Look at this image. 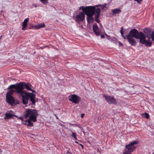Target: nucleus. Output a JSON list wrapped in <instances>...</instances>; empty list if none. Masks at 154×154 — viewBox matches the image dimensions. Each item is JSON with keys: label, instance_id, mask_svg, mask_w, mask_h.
Listing matches in <instances>:
<instances>
[{"label": "nucleus", "instance_id": "1", "mask_svg": "<svg viewBox=\"0 0 154 154\" xmlns=\"http://www.w3.org/2000/svg\"><path fill=\"white\" fill-rule=\"evenodd\" d=\"M38 116L37 111L36 109H27L24 113V117L25 119L29 117V119H27L28 122L27 126L32 127L33 124L31 121L36 122L37 121V117Z\"/></svg>", "mask_w": 154, "mask_h": 154}, {"label": "nucleus", "instance_id": "2", "mask_svg": "<svg viewBox=\"0 0 154 154\" xmlns=\"http://www.w3.org/2000/svg\"><path fill=\"white\" fill-rule=\"evenodd\" d=\"M145 38V35L135 29H132L127 35V38Z\"/></svg>", "mask_w": 154, "mask_h": 154}, {"label": "nucleus", "instance_id": "3", "mask_svg": "<svg viewBox=\"0 0 154 154\" xmlns=\"http://www.w3.org/2000/svg\"><path fill=\"white\" fill-rule=\"evenodd\" d=\"M139 142L138 140H135L125 146V151L123 154H131L136 148L134 145L138 144Z\"/></svg>", "mask_w": 154, "mask_h": 154}, {"label": "nucleus", "instance_id": "4", "mask_svg": "<svg viewBox=\"0 0 154 154\" xmlns=\"http://www.w3.org/2000/svg\"><path fill=\"white\" fill-rule=\"evenodd\" d=\"M100 5H96L95 7L94 6H86L84 8V7H82V11L83 13L86 15L94 14V12L95 11L96 7H98Z\"/></svg>", "mask_w": 154, "mask_h": 154}, {"label": "nucleus", "instance_id": "5", "mask_svg": "<svg viewBox=\"0 0 154 154\" xmlns=\"http://www.w3.org/2000/svg\"><path fill=\"white\" fill-rule=\"evenodd\" d=\"M20 85L21 86V88H20V93L25 92H26V91H23L24 88L28 90L31 91L33 92H35L34 90L32 89L31 88L32 87V86L29 83H26L24 82H20Z\"/></svg>", "mask_w": 154, "mask_h": 154}, {"label": "nucleus", "instance_id": "6", "mask_svg": "<svg viewBox=\"0 0 154 154\" xmlns=\"http://www.w3.org/2000/svg\"><path fill=\"white\" fill-rule=\"evenodd\" d=\"M18 94L22 97V102L23 104H27L28 102L29 99L30 93H28L27 92L22 93H18Z\"/></svg>", "mask_w": 154, "mask_h": 154}, {"label": "nucleus", "instance_id": "7", "mask_svg": "<svg viewBox=\"0 0 154 154\" xmlns=\"http://www.w3.org/2000/svg\"><path fill=\"white\" fill-rule=\"evenodd\" d=\"M69 100L75 104H78L81 100L80 97L75 94L70 95L68 97Z\"/></svg>", "mask_w": 154, "mask_h": 154}, {"label": "nucleus", "instance_id": "8", "mask_svg": "<svg viewBox=\"0 0 154 154\" xmlns=\"http://www.w3.org/2000/svg\"><path fill=\"white\" fill-rule=\"evenodd\" d=\"M105 99L107 102L109 104H116V99L113 96H111L109 95H104Z\"/></svg>", "mask_w": 154, "mask_h": 154}, {"label": "nucleus", "instance_id": "9", "mask_svg": "<svg viewBox=\"0 0 154 154\" xmlns=\"http://www.w3.org/2000/svg\"><path fill=\"white\" fill-rule=\"evenodd\" d=\"M21 86L20 85V82L18 83H17L16 85L13 84L10 85L8 88L7 89H12L13 88L15 89L16 92L18 94L20 93V88H21Z\"/></svg>", "mask_w": 154, "mask_h": 154}, {"label": "nucleus", "instance_id": "10", "mask_svg": "<svg viewBox=\"0 0 154 154\" xmlns=\"http://www.w3.org/2000/svg\"><path fill=\"white\" fill-rule=\"evenodd\" d=\"M100 8H97L95 9V11L94 12V18L95 21L97 23H99L100 26L102 27V26L101 23H100V20L98 19V18L100 16Z\"/></svg>", "mask_w": 154, "mask_h": 154}, {"label": "nucleus", "instance_id": "11", "mask_svg": "<svg viewBox=\"0 0 154 154\" xmlns=\"http://www.w3.org/2000/svg\"><path fill=\"white\" fill-rule=\"evenodd\" d=\"M85 14L82 12H80L78 15H77L75 17V21L77 22L80 21H83L85 19Z\"/></svg>", "mask_w": 154, "mask_h": 154}, {"label": "nucleus", "instance_id": "12", "mask_svg": "<svg viewBox=\"0 0 154 154\" xmlns=\"http://www.w3.org/2000/svg\"><path fill=\"white\" fill-rule=\"evenodd\" d=\"M92 28L94 32L97 35L99 36L101 35V30L100 29L97 23L94 24Z\"/></svg>", "mask_w": 154, "mask_h": 154}, {"label": "nucleus", "instance_id": "13", "mask_svg": "<svg viewBox=\"0 0 154 154\" xmlns=\"http://www.w3.org/2000/svg\"><path fill=\"white\" fill-rule=\"evenodd\" d=\"M140 42L142 44H144L146 47H150L152 45V41L149 39H139Z\"/></svg>", "mask_w": 154, "mask_h": 154}, {"label": "nucleus", "instance_id": "14", "mask_svg": "<svg viewBox=\"0 0 154 154\" xmlns=\"http://www.w3.org/2000/svg\"><path fill=\"white\" fill-rule=\"evenodd\" d=\"M143 32L145 34V38H150L151 36V31L149 28H146L143 30Z\"/></svg>", "mask_w": 154, "mask_h": 154}, {"label": "nucleus", "instance_id": "15", "mask_svg": "<svg viewBox=\"0 0 154 154\" xmlns=\"http://www.w3.org/2000/svg\"><path fill=\"white\" fill-rule=\"evenodd\" d=\"M6 98L7 102L9 104H12L14 103V99L12 95L6 96Z\"/></svg>", "mask_w": 154, "mask_h": 154}, {"label": "nucleus", "instance_id": "16", "mask_svg": "<svg viewBox=\"0 0 154 154\" xmlns=\"http://www.w3.org/2000/svg\"><path fill=\"white\" fill-rule=\"evenodd\" d=\"M94 14L88 15H86V20L87 22L88 23H90L91 22H93L94 20V19L93 16Z\"/></svg>", "mask_w": 154, "mask_h": 154}, {"label": "nucleus", "instance_id": "17", "mask_svg": "<svg viewBox=\"0 0 154 154\" xmlns=\"http://www.w3.org/2000/svg\"><path fill=\"white\" fill-rule=\"evenodd\" d=\"M35 94L32 93H30L29 99L33 104H34L36 102L35 98Z\"/></svg>", "mask_w": 154, "mask_h": 154}, {"label": "nucleus", "instance_id": "18", "mask_svg": "<svg viewBox=\"0 0 154 154\" xmlns=\"http://www.w3.org/2000/svg\"><path fill=\"white\" fill-rule=\"evenodd\" d=\"M29 18H27L24 19L22 23L23 27L22 28V30H25L26 29V27L27 26V22L29 20Z\"/></svg>", "mask_w": 154, "mask_h": 154}, {"label": "nucleus", "instance_id": "19", "mask_svg": "<svg viewBox=\"0 0 154 154\" xmlns=\"http://www.w3.org/2000/svg\"><path fill=\"white\" fill-rule=\"evenodd\" d=\"M15 116V115L9 113H6L5 114V119H10L12 118L13 116Z\"/></svg>", "mask_w": 154, "mask_h": 154}, {"label": "nucleus", "instance_id": "20", "mask_svg": "<svg viewBox=\"0 0 154 154\" xmlns=\"http://www.w3.org/2000/svg\"><path fill=\"white\" fill-rule=\"evenodd\" d=\"M112 12L114 14H119L121 12V11L119 8H116L112 9Z\"/></svg>", "mask_w": 154, "mask_h": 154}, {"label": "nucleus", "instance_id": "21", "mask_svg": "<svg viewBox=\"0 0 154 154\" xmlns=\"http://www.w3.org/2000/svg\"><path fill=\"white\" fill-rule=\"evenodd\" d=\"M129 42L133 46L136 45V42L134 40V39H128Z\"/></svg>", "mask_w": 154, "mask_h": 154}, {"label": "nucleus", "instance_id": "22", "mask_svg": "<svg viewBox=\"0 0 154 154\" xmlns=\"http://www.w3.org/2000/svg\"><path fill=\"white\" fill-rule=\"evenodd\" d=\"M45 26V24L44 23H41L35 26V27L36 29H39L40 28L44 27Z\"/></svg>", "mask_w": 154, "mask_h": 154}, {"label": "nucleus", "instance_id": "23", "mask_svg": "<svg viewBox=\"0 0 154 154\" xmlns=\"http://www.w3.org/2000/svg\"><path fill=\"white\" fill-rule=\"evenodd\" d=\"M16 92V91L15 90L13 89H11L7 93L6 96H8L9 95H11L14 93Z\"/></svg>", "mask_w": 154, "mask_h": 154}, {"label": "nucleus", "instance_id": "24", "mask_svg": "<svg viewBox=\"0 0 154 154\" xmlns=\"http://www.w3.org/2000/svg\"><path fill=\"white\" fill-rule=\"evenodd\" d=\"M123 30H124L123 27L122 26L120 32L121 33V34L122 35L124 38H126L123 35V34L124 33Z\"/></svg>", "mask_w": 154, "mask_h": 154}, {"label": "nucleus", "instance_id": "25", "mask_svg": "<svg viewBox=\"0 0 154 154\" xmlns=\"http://www.w3.org/2000/svg\"><path fill=\"white\" fill-rule=\"evenodd\" d=\"M71 132H72V134L71 135L72 137H73L74 138H75V139H77V138L76 137V135L75 133L72 132V131H71Z\"/></svg>", "mask_w": 154, "mask_h": 154}, {"label": "nucleus", "instance_id": "26", "mask_svg": "<svg viewBox=\"0 0 154 154\" xmlns=\"http://www.w3.org/2000/svg\"><path fill=\"white\" fill-rule=\"evenodd\" d=\"M28 122H27V120H24L22 122V123L25 125H27V123Z\"/></svg>", "mask_w": 154, "mask_h": 154}, {"label": "nucleus", "instance_id": "27", "mask_svg": "<svg viewBox=\"0 0 154 154\" xmlns=\"http://www.w3.org/2000/svg\"><path fill=\"white\" fill-rule=\"evenodd\" d=\"M138 4H141L142 2V0H134Z\"/></svg>", "mask_w": 154, "mask_h": 154}, {"label": "nucleus", "instance_id": "28", "mask_svg": "<svg viewBox=\"0 0 154 154\" xmlns=\"http://www.w3.org/2000/svg\"><path fill=\"white\" fill-rule=\"evenodd\" d=\"M144 114L145 115V118L146 119H148L149 118V115L148 113H147L146 112H145L144 113Z\"/></svg>", "mask_w": 154, "mask_h": 154}, {"label": "nucleus", "instance_id": "29", "mask_svg": "<svg viewBox=\"0 0 154 154\" xmlns=\"http://www.w3.org/2000/svg\"><path fill=\"white\" fill-rule=\"evenodd\" d=\"M150 38H154V30L151 33Z\"/></svg>", "mask_w": 154, "mask_h": 154}, {"label": "nucleus", "instance_id": "30", "mask_svg": "<svg viewBox=\"0 0 154 154\" xmlns=\"http://www.w3.org/2000/svg\"><path fill=\"white\" fill-rule=\"evenodd\" d=\"M40 1L43 3H45L46 2V0H40Z\"/></svg>", "mask_w": 154, "mask_h": 154}, {"label": "nucleus", "instance_id": "31", "mask_svg": "<svg viewBox=\"0 0 154 154\" xmlns=\"http://www.w3.org/2000/svg\"><path fill=\"white\" fill-rule=\"evenodd\" d=\"M118 43H119V46H121L123 45V44L120 42H119Z\"/></svg>", "mask_w": 154, "mask_h": 154}, {"label": "nucleus", "instance_id": "32", "mask_svg": "<svg viewBox=\"0 0 154 154\" xmlns=\"http://www.w3.org/2000/svg\"><path fill=\"white\" fill-rule=\"evenodd\" d=\"M32 5L35 8H36L37 7V5L35 4H32Z\"/></svg>", "mask_w": 154, "mask_h": 154}, {"label": "nucleus", "instance_id": "33", "mask_svg": "<svg viewBox=\"0 0 154 154\" xmlns=\"http://www.w3.org/2000/svg\"><path fill=\"white\" fill-rule=\"evenodd\" d=\"M84 114H82L81 115V117L82 118H83L84 117Z\"/></svg>", "mask_w": 154, "mask_h": 154}, {"label": "nucleus", "instance_id": "34", "mask_svg": "<svg viewBox=\"0 0 154 154\" xmlns=\"http://www.w3.org/2000/svg\"><path fill=\"white\" fill-rule=\"evenodd\" d=\"M79 145L81 146L82 149H83L84 148V146L83 145H82V144H79Z\"/></svg>", "mask_w": 154, "mask_h": 154}, {"label": "nucleus", "instance_id": "35", "mask_svg": "<svg viewBox=\"0 0 154 154\" xmlns=\"http://www.w3.org/2000/svg\"><path fill=\"white\" fill-rule=\"evenodd\" d=\"M101 35V38H104V36L103 35Z\"/></svg>", "mask_w": 154, "mask_h": 154}, {"label": "nucleus", "instance_id": "36", "mask_svg": "<svg viewBox=\"0 0 154 154\" xmlns=\"http://www.w3.org/2000/svg\"><path fill=\"white\" fill-rule=\"evenodd\" d=\"M20 119H21V120L22 121V122L23 121H24V120L21 117H20Z\"/></svg>", "mask_w": 154, "mask_h": 154}, {"label": "nucleus", "instance_id": "37", "mask_svg": "<svg viewBox=\"0 0 154 154\" xmlns=\"http://www.w3.org/2000/svg\"><path fill=\"white\" fill-rule=\"evenodd\" d=\"M68 153H69L70 154H71V152H69V151H67V152H66V154H67Z\"/></svg>", "mask_w": 154, "mask_h": 154}, {"label": "nucleus", "instance_id": "38", "mask_svg": "<svg viewBox=\"0 0 154 154\" xmlns=\"http://www.w3.org/2000/svg\"><path fill=\"white\" fill-rule=\"evenodd\" d=\"M54 116H55L56 118L57 119H58V117L56 115V114H54Z\"/></svg>", "mask_w": 154, "mask_h": 154}, {"label": "nucleus", "instance_id": "39", "mask_svg": "<svg viewBox=\"0 0 154 154\" xmlns=\"http://www.w3.org/2000/svg\"><path fill=\"white\" fill-rule=\"evenodd\" d=\"M83 7V6H81L80 8H79V9H82V7Z\"/></svg>", "mask_w": 154, "mask_h": 154}, {"label": "nucleus", "instance_id": "40", "mask_svg": "<svg viewBox=\"0 0 154 154\" xmlns=\"http://www.w3.org/2000/svg\"><path fill=\"white\" fill-rule=\"evenodd\" d=\"M152 41L154 42V39H152Z\"/></svg>", "mask_w": 154, "mask_h": 154}, {"label": "nucleus", "instance_id": "41", "mask_svg": "<svg viewBox=\"0 0 154 154\" xmlns=\"http://www.w3.org/2000/svg\"><path fill=\"white\" fill-rule=\"evenodd\" d=\"M75 142L76 143H78V142H77V141H75Z\"/></svg>", "mask_w": 154, "mask_h": 154}, {"label": "nucleus", "instance_id": "42", "mask_svg": "<svg viewBox=\"0 0 154 154\" xmlns=\"http://www.w3.org/2000/svg\"><path fill=\"white\" fill-rule=\"evenodd\" d=\"M2 152L1 150L0 149V152Z\"/></svg>", "mask_w": 154, "mask_h": 154}, {"label": "nucleus", "instance_id": "43", "mask_svg": "<svg viewBox=\"0 0 154 154\" xmlns=\"http://www.w3.org/2000/svg\"><path fill=\"white\" fill-rule=\"evenodd\" d=\"M2 36H1L0 38L2 37Z\"/></svg>", "mask_w": 154, "mask_h": 154}]
</instances>
